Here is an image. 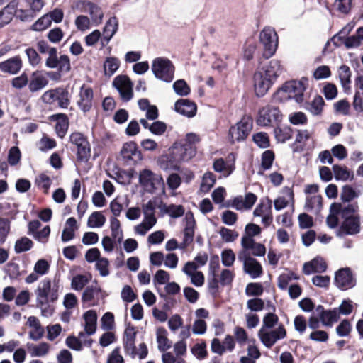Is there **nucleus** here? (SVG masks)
<instances>
[{
	"label": "nucleus",
	"mask_w": 363,
	"mask_h": 363,
	"mask_svg": "<svg viewBox=\"0 0 363 363\" xmlns=\"http://www.w3.org/2000/svg\"><path fill=\"white\" fill-rule=\"evenodd\" d=\"M106 223V218L100 211L93 212L88 218L87 225L89 228H101Z\"/></svg>",
	"instance_id": "obj_47"
},
{
	"label": "nucleus",
	"mask_w": 363,
	"mask_h": 363,
	"mask_svg": "<svg viewBox=\"0 0 363 363\" xmlns=\"http://www.w3.org/2000/svg\"><path fill=\"white\" fill-rule=\"evenodd\" d=\"M252 129V118L244 116L241 120L229 130V138L232 143L242 141L246 139Z\"/></svg>",
	"instance_id": "obj_10"
},
{
	"label": "nucleus",
	"mask_w": 363,
	"mask_h": 363,
	"mask_svg": "<svg viewBox=\"0 0 363 363\" xmlns=\"http://www.w3.org/2000/svg\"><path fill=\"white\" fill-rule=\"evenodd\" d=\"M94 91L93 89L86 85L80 88L77 101L79 108L84 112H89L93 106Z\"/></svg>",
	"instance_id": "obj_21"
},
{
	"label": "nucleus",
	"mask_w": 363,
	"mask_h": 363,
	"mask_svg": "<svg viewBox=\"0 0 363 363\" xmlns=\"http://www.w3.org/2000/svg\"><path fill=\"white\" fill-rule=\"evenodd\" d=\"M151 69L157 79L164 82H171L174 79V66L167 57H158L154 59Z\"/></svg>",
	"instance_id": "obj_6"
},
{
	"label": "nucleus",
	"mask_w": 363,
	"mask_h": 363,
	"mask_svg": "<svg viewBox=\"0 0 363 363\" xmlns=\"http://www.w3.org/2000/svg\"><path fill=\"white\" fill-rule=\"evenodd\" d=\"M362 194L360 189H355L350 185H345L342 188L340 197L345 202H350L352 200L359 197Z\"/></svg>",
	"instance_id": "obj_43"
},
{
	"label": "nucleus",
	"mask_w": 363,
	"mask_h": 363,
	"mask_svg": "<svg viewBox=\"0 0 363 363\" xmlns=\"http://www.w3.org/2000/svg\"><path fill=\"white\" fill-rule=\"evenodd\" d=\"M308 86V79L302 77L300 80H292L285 84L284 89L288 92L289 96L294 98L298 103L303 101V94Z\"/></svg>",
	"instance_id": "obj_15"
},
{
	"label": "nucleus",
	"mask_w": 363,
	"mask_h": 363,
	"mask_svg": "<svg viewBox=\"0 0 363 363\" xmlns=\"http://www.w3.org/2000/svg\"><path fill=\"white\" fill-rule=\"evenodd\" d=\"M285 69L281 62L272 59L254 74V87L257 96H263Z\"/></svg>",
	"instance_id": "obj_1"
},
{
	"label": "nucleus",
	"mask_w": 363,
	"mask_h": 363,
	"mask_svg": "<svg viewBox=\"0 0 363 363\" xmlns=\"http://www.w3.org/2000/svg\"><path fill=\"white\" fill-rule=\"evenodd\" d=\"M258 336L263 343L267 347H272L278 340L284 339L286 336V331L283 325H279L276 329H260Z\"/></svg>",
	"instance_id": "obj_13"
},
{
	"label": "nucleus",
	"mask_w": 363,
	"mask_h": 363,
	"mask_svg": "<svg viewBox=\"0 0 363 363\" xmlns=\"http://www.w3.org/2000/svg\"><path fill=\"white\" fill-rule=\"evenodd\" d=\"M11 222L8 218H0V242L4 243L10 232Z\"/></svg>",
	"instance_id": "obj_58"
},
{
	"label": "nucleus",
	"mask_w": 363,
	"mask_h": 363,
	"mask_svg": "<svg viewBox=\"0 0 363 363\" xmlns=\"http://www.w3.org/2000/svg\"><path fill=\"white\" fill-rule=\"evenodd\" d=\"M33 245V241L26 237H23L16 241L15 243V252L16 253H21L23 252L28 251L32 248Z\"/></svg>",
	"instance_id": "obj_54"
},
{
	"label": "nucleus",
	"mask_w": 363,
	"mask_h": 363,
	"mask_svg": "<svg viewBox=\"0 0 363 363\" xmlns=\"http://www.w3.org/2000/svg\"><path fill=\"white\" fill-rule=\"evenodd\" d=\"M101 291L100 287L96 283L88 286L82 294V299L84 302H89L98 297Z\"/></svg>",
	"instance_id": "obj_48"
},
{
	"label": "nucleus",
	"mask_w": 363,
	"mask_h": 363,
	"mask_svg": "<svg viewBox=\"0 0 363 363\" xmlns=\"http://www.w3.org/2000/svg\"><path fill=\"white\" fill-rule=\"evenodd\" d=\"M157 223L156 218H143V221L134 227V231L140 235H145Z\"/></svg>",
	"instance_id": "obj_41"
},
{
	"label": "nucleus",
	"mask_w": 363,
	"mask_h": 363,
	"mask_svg": "<svg viewBox=\"0 0 363 363\" xmlns=\"http://www.w3.org/2000/svg\"><path fill=\"white\" fill-rule=\"evenodd\" d=\"M281 118L282 115L278 108L267 105L259 110L256 123L259 126H269L281 121Z\"/></svg>",
	"instance_id": "obj_12"
},
{
	"label": "nucleus",
	"mask_w": 363,
	"mask_h": 363,
	"mask_svg": "<svg viewBox=\"0 0 363 363\" xmlns=\"http://www.w3.org/2000/svg\"><path fill=\"white\" fill-rule=\"evenodd\" d=\"M352 28V25L347 24L331 38V42L335 47L344 44L347 49L363 46V27L359 28L354 35L348 36Z\"/></svg>",
	"instance_id": "obj_4"
},
{
	"label": "nucleus",
	"mask_w": 363,
	"mask_h": 363,
	"mask_svg": "<svg viewBox=\"0 0 363 363\" xmlns=\"http://www.w3.org/2000/svg\"><path fill=\"white\" fill-rule=\"evenodd\" d=\"M184 223L185 225L183 230L184 238L183 241L179 245V249L182 250L186 249L191 243H192L194 238L196 221L194 215L191 211H188L185 214Z\"/></svg>",
	"instance_id": "obj_19"
},
{
	"label": "nucleus",
	"mask_w": 363,
	"mask_h": 363,
	"mask_svg": "<svg viewBox=\"0 0 363 363\" xmlns=\"http://www.w3.org/2000/svg\"><path fill=\"white\" fill-rule=\"evenodd\" d=\"M113 85L119 92L123 101H128L133 98V84L127 76L116 77L113 82Z\"/></svg>",
	"instance_id": "obj_18"
},
{
	"label": "nucleus",
	"mask_w": 363,
	"mask_h": 363,
	"mask_svg": "<svg viewBox=\"0 0 363 363\" xmlns=\"http://www.w3.org/2000/svg\"><path fill=\"white\" fill-rule=\"evenodd\" d=\"M120 61L117 57H108L104 63V70L106 75L112 76L118 69Z\"/></svg>",
	"instance_id": "obj_45"
},
{
	"label": "nucleus",
	"mask_w": 363,
	"mask_h": 363,
	"mask_svg": "<svg viewBox=\"0 0 363 363\" xmlns=\"http://www.w3.org/2000/svg\"><path fill=\"white\" fill-rule=\"evenodd\" d=\"M27 324L32 328L28 334L30 339L37 341L43 336L44 329L36 317L30 316L28 319Z\"/></svg>",
	"instance_id": "obj_31"
},
{
	"label": "nucleus",
	"mask_w": 363,
	"mask_h": 363,
	"mask_svg": "<svg viewBox=\"0 0 363 363\" xmlns=\"http://www.w3.org/2000/svg\"><path fill=\"white\" fill-rule=\"evenodd\" d=\"M333 171L336 180L347 181L350 177L353 178V173L347 167L340 165H333Z\"/></svg>",
	"instance_id": "obj_49"
},
{
	"label": "nucleus",
	"mask_w": 363,
	"mask_h": 363,
	"mask_svg": "<svg viewBox=\"0 0 363 363\" xmlns=\"http://www.w3.org/2000/svg\"><path fill=\"white\" fill-rule=\"evenodd\" d=\"M74 24L78 30L85 32L93 26L90 18L85 15H79L76 17Z\"/></svg>",
	"instance_id": "obj_53"
},
{
	"label": "nucleus",
	"mask_w": 363,
	"mask_h": 363,
	"mask_svg": "<svg viewBox=\"0 0 363 363\" xmlns=\"http://www.w3.org/2000/svg\"><path fill=\"white\" fill-rule=\"evenodd\" d=\"M257 197L253 193H247L245 197L240 196L235 197L231 203V206L238 211L250 210L255 203Z\"/></svg>",
	"instance_id": "obj_26"
},
{
	"label": "nucleus",
	"mask_w": 363,
	"mask_h": 363,
	"mask_svg": "<svg viewBox=\"0 0 363 363\" xmlns=\"http://www.w3.org/2000/svg\"><path fill=\"white\" fill-rule=\"evenodd\" d=\"M79 228L77 220L74 218H69L65 223V227L62 230L61 239L64 242H68L74 238L75 231Z\"/></svg>",
	"instance_id": "obj_34"
},
{
	"label": "nucleus",
	"mask_w": 363,
	"mask_h": 363,
	"mask_svg": "<svg viewBox=\"0 0 363 363\" xmlns=\"http://www.w3.org/2000/svg\"><path fill=\"white\" fill-rule=\"evenodd\" d=\"M84 320V331L86 335H91L96 333L97 314L94 310H89L83 315Z\"/></svg>",
	"instance_id": "obj_30"
},
{
	"label": "nucleus",
	"mask_w": 363,
	"mask_h": 363,
	"mask_svg": "<svg viewBox=\"0 0 363 363\" xmlns=\"http://www.w3.org/2000/svg\"><path fill=\"white\" fill-rule=\"evenodd\" d=\"M235 156L233 153L228 155L225 161L222 158L217 159L213 162V169L219 173H222L224 177H228L235 169Z\"/></svg>",
	"instance_id": "obj_23"
},
{
	"label": "nucleus",
	"mask_w": 363,
	"mask_h": 363,
	"mask_svg": "<svg viewBox=\"0 0 363 363\" xmlns=\"http://www.w3.org/2000/svg\"><path fill=\"white\" fill-rule=\"evenodd\" d=\"M51 21L47 14L38 19L33 25L32 30L35 31H43L50 27Z\"/></svg>",
	"instance_id": "obj_57"
},
{
	"label": "nucleus",
	"mask_w": 363,
	"mask_h": 363,
	"mask_svg": "<svg viewBox=\"0 0 363 363\" xmlns=\"http://www.w3.org/2000/svg\"><path fill=\"white\" fill-rule=\"evenodd\" d=\"M238 260L243 263V270L251 278L256 279L262 276L263 269L261 264L250 253L245 251H239L238 254Z\"/></svg>",
	"instance_id": "obj_11"
},
{
	"label": "nucleus",
	"mask_w": 363,
	"mask_h": 363,
	"mask_svg": "<svg viewBox=\"0 0 363 363\" xmlns=\"http://www.w3.org/2000/svg\"><path fill=\"white\" fill-rule=\"evenodd\" d=\"M274 132L276 139L281 143H285L292 136V130L289 126L277 127Z\"/></svg>",
	"instance_id": "obj_51"
},
{
	"label": "nucleus",
	"mask_w": 363,
	"mask_h": 363,
	"mask_svg": "<svg viewBox=\"0 0 363 363\" xmlns=\"http://www.w3.org/2000/svg\"><path fill=\"white\" fill-rule=\"evenodd\" d=\"M219 234L223 240L226 242H233L238 237V233L236 231L225 227L220 228Z\"/></svg>",
	"instance_id": "obj_64"
},
{
	"label": "nucleus",
	"mask_w": 363,
	"mask_h": 363,
	"mask_svg": "<svg viewBox=\"0 0 363 363\" xmlns=\"http://www.w3.org/2000/svg\"><path fill=\"white\" fill-rule=\"evenodd\" d=\"M118 28V21L117 18L113 16L111 17L106 23L104 28V38L103 40L108 43L112 37L115 35Z\"/></svg>",
	"instance_id": "obj_37"
},
{
	"label": "nucleus",
	"mask_w": 363,
	"mask_h": 363,
	"mask_svg": "<svg viewBox=\"0 0 363 363\" xmlns=\"http://www.w3.org/2000/svg\"><path fill=\"white\" fill-rule=\"evenodd\" d=\"M110 228L113 239L121 243L123 239V235L121 228L120 221L117 218L111 217L110 218Z\"/></svg>",
	"instance_id": "obj_44"
},
{
	"label": "nucleus",
	"mask_w": 363,
	"mask_h": 363,
	"mask_svg": "<svg viewBox=\"0 0 363 363\" xmlns=\"http://www.w3.org/2000/svg\"><path fill=\"white\" fill-rule=\"evenodd\" d=\"M235 260V255L231 249L224 250L221 252L222 264L227 267L233 265Z\"/></svg>",
	"instance_id": "obj_62"
},
{
	"label": "nucleus",
	"mask_w": 363,
	"mask_h": 363,
	"mask_svg": "<svg viewBox=\"0 0 363 363\" xmlns=\"http://www.w3.org/2000/svg\"><path fill=\"white\" fill-rule=\"evenodd\" d=\"M196 147L184 145L182 143H175L171 148L170 154L167 157L165 169L177 170L179 164L190 160L196 155Z\"/></svg>",
	"instance_id": "obj_3"
},
{
	"label": "nucleus",
	"mask_w": 363,
	"mask_h": 363,
	"mask_svg": "<svg viewBox=\"0 0 363 363\" xmlns=\"http://www.w3.org/2000/svg\"><path fill=\"white\" fill-rule=\"evenodd\" d=\"M357 209L358 206L357 204H350L342 209L340 213L345 220L341 225L340 229L337 232L338 236L354 235L359 232V217L354 214Z\"/></svg>",
	"instance_id": "obj_5"
},
{
	"label": "nucleus",
	"mask_w": 363,
	"mask_h": 363,
	"mask_svg": "<svg viewBox=\"0 0 363 363\" xmlns=\"http://www.w3.org/2000/svg\"><path fill=\"white\" fill-rule=\"evenodd\" d=\"M272 202L268 199H262L259 203L256 206L253 211V215L255 217L262 218V223L268 227L271 225L273 220L272 216Z\"/></svg>",
	"instance_id": "obj_17"
},
{
	"label": "nucleus",
	"mask_w": 363,
	"mask_h": 363,
	"mask_svg": "<svg viewBox=\"0 0 363 363\" xmlns=\"http://www.w3.org/2000/svg\"><path fill=\"white\" fill-rule=\"evenodd\" d=\"M259 40L263 46V57L268 59L274 55L279 43L275 30L271 27H265L259 33Z\"/></svg>",
	"instance_id": "obj_8"
},
{
	"label": "nucleus",
	"mask_w": 363,
	"mask_h": 363,
	"mask_svg": "<svg viewBox=\"0 0 363 363\" xmlns=\"http://www.w3.org/2000/svg\"><path fill=\"white\" fill-rule=\"evenodd\" d=\"M60 286L54 283L48 278L40 281L38 285L35 294L36 296V303L42 309L43 315L52 314V309L49 308V303H54L59 297Z\"/></svg>",
	"instance_id": "obj_2"
},
{
	"label": "nucleus",
	"mask_w": 363,
	"mask_h": 363,
	"mask_svg": "<svg viewBox=\"0 0 363 363\" xmlns=\"http://www.w3.org/2000/svg\"><path fill=\"white\" fill-rule=\"evenodd\" d=\"M322 206V197L320 195L308 196L306 198L305 208L308 211L318 212Z\"/></svg>",
	"instance_id": "obj_46"
},
{
	"label": "nucleus",
	"mask_w": 363,
	"mask_h": 363,
	"mask_svg": "<svg viewBox=\"0 0 363 363\" xmlns=\"http://www.w3.org/2000/svg\"><path fill=\"white\" fill-rule=\"evenodd\" d=\"M338 76L344 90L350 91L352 76L350 67L345 65H341L338 69Z\"/></svg>",
	"instance_id": "obj_38"
},
{
	"label": "nucleus",
	"mask_w": 363,
	"mask_h": 363,
	"mask_svg": "<svg viewBox=\"0 0 363 363\" xmlns=\"http://www.w3.org/2000/svg\"><path fill=\"white\" fill-rule=\"evenodd\" d=\"M175 111L188 118H191L196 113V105L189 99H179L174 104Z\"/></svg>",
	"instance_id": "obj_28"
},
{
	"label": "nucleus",
	"mask_w": 363,
	"mask_h": 363,
	"mask_svg": "<svg viewBox=\"0 0 363 363\" xmlns=\"http://www.w3.org/2000/svg\"><path fill=\"white\" fill-rule=\"evenodd\" d=\"M160 208L162 211L165 212L171 218H174L182 216L185 212L184 208L182 205H167L164 203H161Z\"/></svg>",
	"instance_id": "obj_39"
},
{
	"label": "nucleus",
	"mask_w": 363,
	"mask_h": 363,
	"mask_svg": "<svg viewBox=\"0 0 363 363\" xmlns=\"http://www.w3.org/2000/svg\"><path fill=\"white\" fill-rule=\"evenodd\" d=\"M91 279L90 274H77L71 281V288L75 291H81Z\"/></svg>",
	"instance_id": "obj_40"
},
{
	"label": "nucleus",
	"mask_w": 363,
	"mask_h": 363,
	"mask_svg": "<svg viewBox=\"0 0 363 363\" xmlns=\"http://www.w3.org/2000/svg\"><path fill=\"white\" fill-rule=\"evenodd\" d=\"M242 250L250 255L256 257H262L266 253V247L264 245L256 242L253 238L250 237H242L241 239Z\"/></svg>",
	"instance_id": "obj_22"
},
{
	"label": "nucleus",
	"mask_w": 363,
	"mask_h": 363,
	"mask_svg": "<svg viewBox=\"0 0 363 363\" xmlns=\"http://www.w3.org/2000/svg\"><path fill=\"white\" fill-rule=\"evenodd\" d=\"M83 11L89 14L93 26H98L103 22L104 12L99 5L91 1H84Z\"/></svg>",
	"instance_id": "obj_24"
},
{
	"label": "nucleus",
	"mask_w": 363,
	"mask_h": 363,
	"mask_svg": "<svg viewBox=\"0 0 363 363\" xmlns=\"http://www.w3.org/2000/svg\"><path fill=\"white\" fill-rule=\"evenodd\" d=\"M35 184L45 194H48L52 184V179L45 173H42L36 177Z\"/></svg>",
	"instance_id": "obj_52"
},
{
	"label": "nucleus",
	"mask_w": 363,
	"mask_h": 363,
	"mask_svg": "<svg viewBox=\"0 0 363 363\" xmlns=\"http://www.w3.org/2000/svg\"><path fill=\"white\" fill-rule=\"evenodd\" d=\"M191 351L194 356L199 360L205 359L208 354L205 342L195 344Z\"/></svg>",
	"instance_id": "obj_55"
},
{
	"label": "nucleus",
	"mask_w": 363,
	"mask_h": 363,
	"mask_svg": "<svg viewBox=\"0 0 363 363\" xmlns=\"http://www.w3.org/2000/svg\"><path fill=\"white\" fill-rule=\"evenodd\" d=\"M121 155L123 162L127 165L135 164L143 158L137 144L134 142L125 143L121 150Z\"/></svg>",
	"instance_id": "obj_16"
},
{
	"label": "nucleus",
	"mask_w": 363,
	"mask_h": 363,
	"mask_svg": "<svg viewBox=\"0 0 363 363\" xmlns=\"http://www.w3.org/2000/svg\"><path fill=\"white\" fill-rule=\"evenodd\" d=\"M173 89L179 96H187L190 93V87L184 79H179L173 84Z\"/></svg>",
	"instance_id": "obj_60"
},
{
	"label": "nucleus",
	"mask_w": 363,
	"mask_h": 363,
	"mask_svg": "<svg viewBox=\"0 0 363 363\" xmlns=\"http://www.w3.org/2000/svg\"><path fill=\"white\" fill-rule=\"evenodd\" d=\"M274 160V154L272 150H266L262 155L261 168L268 170L272 167Z\"/></svg>",
	"instance_id": "obj_59"
},
{
	"label": "nucleus",
	"mask_w": 363,
	"mask_h": 363,
	"mask_svg": "<svg viewBox=\"0 0 363 363\" xmlns=\"http://www.w3.org/2000/svg\"><path fill=\"white\" fill-rule=\"evenodd\" d=\"M52 118L56 121L55 130L57 135L62 138L67 133L69 128V120L64 113H58L52 116Z\"/></svg>",
	"instance_id": "obj_35"
},
{
	"label": "nucleus",
	"mask_w": 363,
	"mask_h": 363,
	"mask_svg": "<svg viewBox=\"0 0 363 363\" xmlns=\"http://www.w3.org/2000/svg\"><path fill=\"white\" fill-rule=\"evenodd\" d=\"M352 0H335L333 10H337L342 13H347L351 9Z\"/></svg>",
	"instance_id": "obj_63"
},
{
	"label": "nucleus",
	"mask_w": 363,
	"mask_h": 363,
	"mask_svg": "<svg viewBox=\"0 0 363 363\" xmlns=\"http://www.w3.org/2000/svg\"><path fill=\"white\" fill-rule=\"evenodd\" d=\"M23 61L19 55L14 56L0 62V71L3 73L16 74L21 69Z\"/></svg>",
	"instance_id": "obj_27"
},
{
	"label": "nucleus",
	"mask_w": 363,
	"mask_h": 363,
	"mask_svg": "<svg viewBox=\"0 0 363 363\" xmlns=\"http://www.w3.org/2000/svg\"><path fill=\"white\" fill-rule=\"evenodd\" d=\"M327 264L323 259L315 257L308 262L303 264V272L305 274H311L313 273H322L326 270Z\"/></svg>",
	"instance_id": "obj_29"
},
{
	"label": "nucleus",
	"mask_w": 363,
	"mask_h": 363,
	"mask_svg": "<svg viewBox=\"0 0 363 363\" xmlns=\"http://www.w3.org/2000/svg\"><path fill=\"white\" fill-rule=\"evenodd\" d=\"M313 76L316 80L327 79L331 76V71L328 66L320 65L314 70Z\"/></svg>",
	"instance_id": "obj_61"
},
{
	"label": "nucleus",
	"mask_w": 363,
	"mask_h": 363,
	"mask_svg": "<svg viewBox=\"0 0 363 363\" xmlns=\"http://www.w3.org/2000/svg\"><path fill=\"white\" fill-rule=\"evenodd\" d=\"M315 311L322 324L327 327H332L340 319L338 311L335 308L333 310H325L323 306L319 305L316 307Z\"/></svg>",
	"instance_id": "obj_25"
},
{
	"label": "nucleus",
	"mask_w": 363,
	"mask_h": 363,
	"mask_svg": "<svg viewBox=\"0 0 363 363\" xmlns=\"http://www.w3.org/2000/svg\"><path fill=\"white\" fill-rule=\"evenodd\" d=\"M335 284L341 290H347L354 287L356 280L350 268L339 269L335 276Z\"/></svg>",
	"instance_id": "obj_20"
},
{
	"label": "nucleus",
	"mask_w": 363,
	"mask_h": 363,
	"mask_svg": "<svg viewBox=\"0 0 363 363\" xmlns=\"http://www.w3.org/2000/svg\"><path fill=\"white\" fill-rule=\"evenodd\" d=\"M69 141L77 147V155L79 160H87L90 156L91 147L87 138L79 132H74L69 136Z\"/></svg>",
	"instance_id": "obj_14"
},
{
	"label": "nucleus",
	"mask_w": 363,
	"mask_h": 363,
	"mask_svg": "<svg viewBox=\"0 0 363 363\" xmlns=\"http://www.w3.org/2000/svg\"><path fill=\"white\" fill-rule=\"evenodd\" d=\"M26 348L28 353L32 357H42L46 356L50 350V346L47 342H40L39 344L27 343Z\"/></svg>",
	"instance_id": "obj_32"
},
{
	"label": "nucleus",
	"mask_w": 363,
	"mask_h": 363,
	"mask_svg": "<svg viewBox=\"0 0 363 363\" xmlns=\"http://www.w3.org/2000/svg\"><path fill=\"white\" fill-rule=\"evenodd\" d=\"M216 182L215 175L210 172H206L202 178L200 185V191L203 193L208 192L214 186Z\"/></svg>",
	"instance_id": "obj_50"
},
{
	"label": "nucleus",
	"mask_w": 363,
	"mask_h": 363,
	"mask_svg": "<svg viewBox=\"0 0 363 363\" xmlns=\"http://www.w3.org/2000/svg\"><path fill=\"white\" fill-rule=\"evenodd\" d=\"M164 330H158L157 333V342L160 351L164 352L171 347V342L166 337Z\"/></svg>",
	"instance_id": "obj_56"
},
{
	"label": "nucleus",
	"mask_w": 363,
	"mask_h": 363,
	"mask_svg": "<svg viewBox=\"0 0 363 363\" xmlns=\"http://www.w3.org/2000/svg\"><path fill=\"white\" fill-rule=\"evenodd\" d=\"M41 99L44 103L50 105L57 101L58 106L61 108H67L70 104L69 93L67 89L62 87L46 91Z\"/></svg>",
	"instance_id": "obj_9"
},
{
	"label": "nucleus",
	"mask_w": 363,
	"mask_h": 363,
	"mask_svg": "<svg viewBox=\"0 0 363 363\" xmlns=\"http://www.w3.org/2000/svg\"><path fill=\"white\" fill-rule=\"evenodd\" d=\"M139 183L143 189L149 193H155L157 191L164 192V183L161 175L144 169L139 173Z\"/></svg>",
	"instance_id": "obj_7"
},
{
	"label": "nucleus",
	"mask_w": 363,
	"mask_h": 363,
	"mask_svg": "<svg viewBox=\"0 0 363 363\" xmlns=\"http://www.w3.org/2000/svg\"><path fill=\"white\" fill-rule=\"evenodd\" d=\"M285 194L284 196H279L274 201V208L276 211H281L286 207L290 203H294V192L288 187L283 189Z\"/></svg>",
	"instance_id": "obj_36"
},
{
	"label": "nucleus",
	"mask_w": 363,
	"mask_h": 363,
	"mask_svg": "<svg viewBox=\"0 0 363 363\" xmlns=\"http://www.w3.org/2000/svg\"><path fill=\"white\" fill-rule=\"evenodd\" d=\"M48 84V80L43 74L34 72L28 84V88L31 92H35L45 87Z\"/></svg>",
	"instance_id": "obj_33"
},
{
	"label": "nucleus",
	"mask_w": 363,
	"mask_h": 363,
	"mask_svg": "<svg viewBox=\"0 0 363 363\" xmlns=\"http://www.w3.org/2000/svg\"><path fill=\"white\" fill-rule=\"evenodd\" d=\"M324 104L322 96H315L311 103L307 104L305 108L313 116H318L323 111Z\"/></svg>",
	"instance_id": "obj_42"
}]
</instances>
